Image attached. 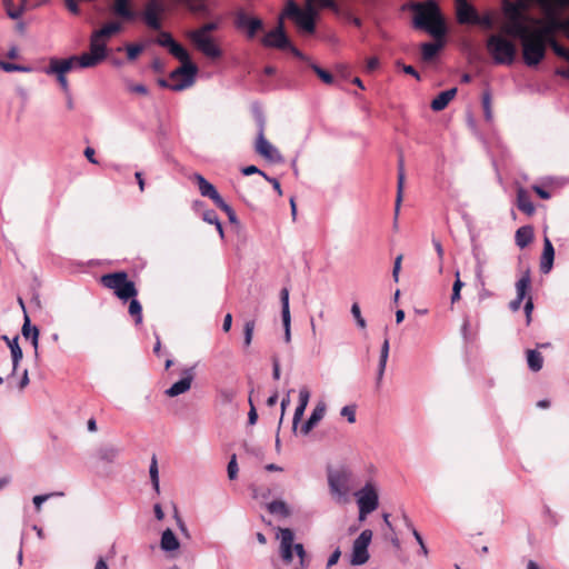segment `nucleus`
Returning <instances> with one entry per match:
<instances>
[{
    "instance_id": "f257e3e1",
    "label": "nucleus",
    "mask_w": 569,
    "mask_h": 569,
    "mask_svg": "<svg viewBox=\"0 0 569 569\" xmlns=\"http://www.w3.org/2000/svg\"><path fill=\"white\" fill-rule=\"evenodd\" d=\"M526 10L527 4L523 1L503 0L502 11L506 23L502 26V32L506 36L520 39L525 63L528 67H535L543 60L547 42L540 38V32H535L527 26L531 19Z\"/></svg>"
},
{
    "instance_id": "f03ea898",
    "label": "nucleus",
    "mask_w": 569,
    "mask_h": 569,
    "mask_svg": "<svg viewBox=\"0 0 569 569\" xmlns=\"http://www.w3.org/2000/svg\"><path fill=\"white\" fill-rule=\"evenodd\" d=\"M413 24L418 29L426 30L436 39H442L447 32L446 21L439 6L429 0L423 3H415Z\"/></svg>"
},
{
    "instance_id": "7ed1b4c3",
    "label": "nucleus",
    "mask_w": 569,
    "mask_h": 569,
    "mask_svg": "<svg viewBox=\"0 0 569 569\" xmlns=\"http://www.w3.org/2000/svg\"><path fill=\"white\" fill-rule=\"evenodd\" d=\"M181 66L170 72L169 80L159 79L158 84L162 88H169L173 91H181L194 83L198 67L190 60V54L187 59H178Z\"/></svg>"
},
{
    "instance_id": "20e7f679",
    "label": "nucleus",
    "mask_w": 569,
    "mask_h": 569,
    "mask_svg": "<svg viewBox=\"0 0 569 569\" xmlns=\"http://www.w3.org/2000/svg\"><path fill=\"white\" fill-rule=\"evenodd\" d=\"M486 48L496 64L510 66L517 56L516 44L503 34L489 36Z\"/></svg>"
},
{
    "instance_id": "39448f33",
    "label": "nucleus",
    "mask_w": 569,
    "mask_h": 569,
    "mask_svg": "<svg viewBox=\"0 0 569 569\" xmlns=\"http://www.w3.org/2000/svg\"><path fill=\"white\" fill-rule=\"evenodd\" d=\"M172 367L173 369L169 372V376L172 377L177 373L180 375L181 378L164 391L170 398L178 397L189 391L196 375V365H180L174 359L168 358L164 368L169 370Z\"/></svg>"
},
{
    "instance_id": "423d86ee",
    "label": "nucleus",
    "mask_w": 569,
    "mask_h": 569,
    "mask_svg": "<svg viewBox=\"0 0 569 569\" xmlns=\"http://www.w3.org/2000/svg\"><path fill=\"white\" fill-rule=\"evenodd\" d=\"M100 283L113 291V293L122 301H128L138 295V290L133 281L129 280L127 272L118 271L101 276Z\"/></svg>"
},
{
    "instance_id": "0eeeda50",
    "label": "nucleus",
    "mask_w": 569,
    "mask_h": 569,
    "mask_svg": "<svg viewBox=\"0 0 569 569\" xmlns=\"http://www.w3.org/2000/svg\"><path fill=\"white\" fill-rule=\"evenodd\" d=\"M352 473L347 469L329 471L328 486L331 496L338 503L349 501V495L352 489Z\"/></svg>"
},
{
    "instance_id": "6e6552de",
    "label": "nucleus",
    "mask_w": 569,
    "mask_h": 569,
    "mask_svg": "<svg viewBox=\"0 0 569 569\" xmlns=\"http://www.w3.org/2000/svg\"><path fill=\"white\" fill-rule=\"evenodd\" d=\"M283 16L295 21L300 30L306 33H313L316 30V9L307 7L301 9L295 0H287Z\"/></svg>"
},
{
    "instance_id": "1a4fd4ad",
    "label": "nucleus",
    "mask_w": 569,
    "mask_h": 569,
    "mask_svg": "<svg viewBox=\"0 0 569 569\" xmlns=\"http://www.w3.org/2000/svg\"><path fill=\"white\" fill-rule=\"evenodd\" d=\"M28 362L36 365L33 358H10L11 371L6 377V381L10 387L23 389L29 383L28 372L30 366Z\"/></svg>"
},
{
    "instance_id": "9d476101",
    "label": "nucleus",
    "mask_w": 569,
    "mask_h": 569,
    "mask_svg": "<svg viewBox=\"0 0 569 569\" xmlns=\"http://www.w3.org/2000/svg\"><path fill=\"white\" fill-rule=\"evenodd\" d=\"M107 57L106 41L91 34L90 52L81 54V68H93Z\"/></svg>"
},
{
    "instance_id": "9b49d317",
    "label": "nucleus",
    "mask_w": 569,
    "mask_h": 569,
    "mask_svg": "<svg viewBox=\"0 0 569 569\" xmlns=\"http://www.w3.org/2000/svg\"><path fill=\"white\" fill-rule=\"evenodd\" d=\"M372 539V531L363 530L352 543L350 563L352 566L365 565L369 560L368 547Z\"/></svg>"
},
{
    "instance_id": "f8f14e48",
    "label": "nucleus",
    "mask_w": 569,
    "mask_h": 569,
    "mask_svg": "<svg viewBox=\"0 0 569 569\" xmlns=\"http://www.w3.org/2000/svg\"><path fill=\"white\" fill-rule=\"evenodd\" d=\"M187 38L193 43V46L207 58L219 59L222 56L221 49L214 42L210 36H202L197 32H187Z\"/></svg>"
},
{
    "instance_id": "ddd939ff",
    "label": "nucleus",
    "mask_w": 569,
    "mask_h": 569,
    "mask_svg": "<svg viewBox=\"0 0 569 569\" xmlns=\"http://www.w3.org/2000/svg\"><path fill=\"white\" fill-rule=\"evenodd\" d=\"M234 27L244 30L249 39H253L259 31L263 30V21L260 18L249 16L240 9L234 13Z\"/></svg>"
},
{
    "instance_id": "4468645a",
    "label": "nucleus",
    "mask_w": 569,
    "mask_h": 569,
    "mask_svg": "<svg viewBox=\"0 0 569 569\" xmlns=\"http://www.w3.org/2000/svg\"><path fill=\"white\" fill-rule=\"evenodd\" d=\"M355 496L358 508H363L365 512H373L379 506L378 489L372 482H367Z\"/></svg>"
},
{
    "instance_id": "2eb2a0df",
    "label": "nucleus",
    "mask_w": 569,
    "mask_h": 569,
    "mask_svg": "<svg viewBox=\"0 0 569 569\" xmlns=\"http://www.w3.org/2000/svg\"><path fill=\"white\" fill-rule=\"evenodd\" d=\"M158 38L156 39V42L164 48H168L169 52L176 58V59H187V54L189 52L180 44L178 43L168 31H161L159 30Z\"/></svg>"
},
{
    "instance_id": "dca6fc26",
    "label": "nucleus",
    "mask_w": 569,
    "mask_h": 569,
    "mask_svg": "<svg viewBox=\"0 0 569 569\" xmlns=\"http://www.w3.org/2000/svg\"><path fill=\"white\" fill-rule=\"evenodd\" d=\"M76 67L81 68V56H72L67 59L51 58L47 73H59L66 76L67 72Z\"/></svg>"
},
{
    "instance_id": "f3484780",
    "label": "nucleus",
    "mask_w": 569,
    "mask_h": 569,
    "mask_svg": "<svg viewBox=\"0 0 569 569\" xmlns=\"http://www.w3.org/2000/svg\"><path fill=\"white\" fill-rule=\"evenodd\" d=\"M547 17V24L542 28L532 29L535 32H540V38L546 42L551 41L555 38V32L561 31V27H558L563 19H560L557 13L558 11L545 12Z\"/></svg>"
},
{
    "instance_id": "a211bd4d",
    "label": "nucleus",
    "mask_w": 569,
    "mask_h": 569,
    "mask_svg": "<svg viewBox=\"0 0 569 569\" xmlns=\"http://www.w3.org/2000/svg\"><path fill=\"white\" fill-rule=\"evenodd\" d=\"M280 539V552L283 561L291 562L292 561V547H293V532L289 528L279 529V533L277 536Z\"/></svg>"
},
{
    "instance_id": "6ab92c4d",
    "label": "nucleus",
    "mask_w": 569,
    "mask_h": 569,
    "mask_svg": "<svg viewBox=\"0 0 569 569\" xmlns=\"http://www.w3.org/2000/svg\"><path fill=\"white\" fill-rule=\"evenodd\" d=\"M477 13L476 9L467 0H456V16L459 23L472 24Z\"/></svg>"
},
{
    "instance_id": "aec40b11",
    "label": "nucleus",
    "mask_w": 569,
    "mask_h": 569,
    "mask_svg": "<svg viewBox=\"0 0 569 569\" xmlns=\"http://www.w3.org/2000/svg\"><path fill=\"white\" fill-rule=\"evenodd\" d=\"M192 180L197 183L200 194L211 199L214 204H217L222 199L214 186L204 179V177L200 173H194L192 176Z\"/></svg>"
},
{
    "instance_id": "412c9836",
    "label": "nucleus",
    "mask_w": 569,
    "mask_h": 569,
    "mask_svg": "<svg viewBox=\"0 0 569 569\" xmlns=\"http://www.w3.org/2000/svg\"><path fill=\"white\" fill-rule=\"evenodd\" d=\"M261 44L266 48L286 50V47L290 46V40L287 34L269 31L261 38Z\"/></svg>"
},
{
    "instance_id": "4be33fe9",
    "label": "nucleus",
    "mask_w": 569,
    "mask_h": 569,
    "mask_svg": "<svg viewBox=\"0 0 569 569\" xmlns=\"http://www.w3.org/2000/svg\"><path fill=\"white\" fill-rule=\"evenodd\" d=\"M310 399V391L307 387H302L299 390V403L295 410L293 419H292V429L296 430L298 423L301 421L305 410L308 406Z\"/></svg>"
},
{
    "instance_id": "5701e85b",
    "label": "nucleus",
    "mask_w": 569,
    "mask_h": 569,
    "mask_svg": "<svg viewBox=\"0 0 569 569\" xmlns=\"http://www.w3.org/2000/svg\"><path fill=\"white\" fill-rule=\"evenodd\" d=\"M112 12L114 16L131 21L136 18V12L131 8L130 0H113Z\"/></svg>"
},
{
    "instance_id": "b1692460",
    "label": "nucleus",
    "mask_w": 569,
    "mask_h": 569,
    "mask_svg": "<svg viewBox=\"0 0 569 569\" xmlns=\"http://www.w3.org/2000/svg\"><path fill=\"white\" fill-rule=\"evenodd\" d=\"M256 151L267 158L273 159L277 150L272 147V144L264 138L263 133V123L260 124L259 136L256 142Z\"/></svg>"
},
{
    "instance_id": "393cba45",
    "label": "nucleus",
    "mask_w": 569,
    "mask_h": 569,
    "mask_svg": "<svg viewBox=\"0 0 569 569\" xmlns=\"http://www.w3.org/2000/svg\"><path fill=\"white\" fill-rule=\"evenodd\" d=\"M405 179H406L405 161H403V156L400 154L399 160H398V181H397V197H396V208H395L396 216L399 213L400 204H401L402 197H403Z\"/></svg>"
},
{
    "instance_id": "a878e982",
    "label": "nucleus",
    "mask_w": 569,
    "mask_h": 569,
    "mask_svg": "<svg viewBox=\"0 0 569 569\" xmlns=\"http://www.w3.org/2000/svg\"><path fill=\"white\" fill-rule=\"evenodd\" d=\"M553 259H555L553 246H552L551 241L549 240V238L546 237L545 241H543V252H542L541 262H540L541 272L548 273L551 270L552 264H553Z\"/></svg>"
},
{
    "instance_id": "bb28decb",
    "label": "nucleus",
    "mask_w": 569,
    "mask_h": 569,
    "mask_svg": "<svg viewBox=\"0 0 569 569\" xmlns=\"http://www.w3.org/2000/svg\"><path fill=\"white\" fill-rule=\"evenodd\" d=\"M457 88H451L449 90L440 92L432 101L431 109L433 111H441L448 107L450 101L456 97Z\"/></svg>"
},
{
    "instance_id": "cd10ccee",
    "label": "nucleus",
    "mask_w": 569,
    "mask_h": 569,
    "mask_svg": "<svg viewBox=\"0 0 569 569\" xmlns=\"http://www.w3.org/2000/svg\"><path fill=\"white\" fill-rule=\"evenodd\" d=\"M280 300H281V317L282 323L286 330L287 340H289V331H290V309H289V290L283 288L280 291Z\"/></svg>"
},
{
    "instance_id": "c85d7f7f",
    "label": "nucleus",
    "mask_w": 569,
    "mask_h": 569,
    "mask_svg": "<svg viewBox=\"0 0 569 569\" xmlns=\"http://www.w3.org/2000/svg\"><path fill=\"white\" fill-rule=\"evenodd\" d=\"M146 24L152 30L161 29V20L158 10L153 3H149L143 12Z\"/></svg>"
},
{
    "instance_id": "c756f323",
    "label": "nucleus",
    "mask_w": 569,
    "mask_h": 569,
    "mask_svg": "<svg viewBox=\"0 0 569 569\" xmlns=\"http://www.w3.org/2000/svg\"><path fill=\"white\" fill-rule=\"evenodd\" d=\"M160 547L163 551H176L180 547V542L171 529L162 532Z\"/></svg>"
},
{
    "instance_id": "7c9ffc66",
    "label": "nucleus",
    "mask_w": 569,
    "mask_h": 569,
    "mask_svg": "<svg viewBox=\"0 0 569 569\" xmlns=\"http://www.w3.org/2000/svg\"><path fill=\"white\" fill-rule=\"evenodd\" d=\"M517 207L520 211H522L523 213H526L528 216H531L535 212V206L530 199V196L523 189L518 190Z\"/></svg>"
},
{
    "instance_id": "2f4dec72",
    "label": "nucleus",
    "mask_w": 569,
    "mask_h": 569,
    "mask_svg": "<svg viewBox=\"0 0 569 569\" xmlns=\"http://www.w3.org/2000/svg\"><path fill=\"white\" fill-rule=\"evenodd\" d=\"M516 243L519 248H526L533 240V229L530 226L520 227L515 234Z\"/></svg>"
},
{
    "instance_id": "473e14b6",
    "label": "nucleus",
    "mask_w": 569,
    "mask_h": 569,
    "mask_svg": "<svg viewBox=\"0 0 569 569\" xmlns=\"http://www.w3.org/2000/svg\"><path fill=\"white\" fill-rule=\"evenodd\" d=\"M442 39H437V42H425L421 44V58L423 61H431L442 48Z\"/></svg>"
},
{
    "instance_id": "72a5a7b5",
    "label": "nucleus",
    "mask_w": 569,
    "mask_h": 569,
    "mask_svg": "<svg viewBox=\"0 0 569 569\" xmlns=\"http://www.w3.org/2000/svg\"><path fill=\"white\" fill-rule=\"evenodd\" d=\"M120 30H121L120 22L112 21V22L106 23L101 29L93 31V34H96V38H100L106 41L108 38L118 33Z\"/></svg>"
},
{
    "instance_id": "f704fd0d",
    "label": "nucleus",
    "mask_w": 569,
    "mask_h": 569,
    "mask_svg": "<svg viewBox=\"0 0 569 569\" xmlns=\"http://www.w3.org/2000/svg\"><path fill=\"white\" fill-rule=\"evenodd\" d=\"M22 335L26 340H30L31 345L34 347V351L37 352L39 330L37 327H30L28 317H26V321L22 327Z\"/></svg>"
},
{
    "instance_id": "c9c22d12",
    "label": "nucleus",
    "mask_w": 569,
    "mask_h": 569,
    "mask_svg": "<svg viewBox=\"0 0 569 569\" xmlns=\"http://www.w3.org/2000/svg\"><path fill=\"white\" fill-rule=\"evenodd\" d=\"M531 278L530 272L527 270L516 283L517 297L525 299L528 290L530 289Z\"/></svg>"
},
{
    "instance_id": "e433bc0d",
    "label": "nucleus",
    "mask_w": 569,
    "mask_h": 569,
    "mask_svg": "<svg viewBox=\"0 0 569 569\" xmlns=\"http://www.w3.org/2000/svg\"><path fill=\"white\" fill-rule=\"evenodd\" d=\"M254 327H256L254 320H248L243 325V349H244V351H248V348L251 345Z\"/></svg>"
},
{
    "instance_id": "4c0bfd02",
    "label": "nucleus",
    "mask_w": 569,
    "mask_h": 569,
    "mask_svg": "<svg viewBox=\"0 0 569 569\" xmlns=\"http://www.w3.org/2000/svg\"><path fill=\"white\" fill-rule=\"evenodd\" d=\"M129 300H130L129 309H128L129 315L134 319L136 323H141V321H142L141 303L134 298H131Z\"/></svg>"
},
{
    "instance_id": "58836bf2",
    "label": "nucleus",
    "mask_w": 569,
    "mask_h": 569,
    "mask_svg": "<svg viewBox=\"0 0 569 569\" xmlns=\"http://www.w3.org/2000/svg\"><path fill=\"white\" fill-rule=\"evenodd\" d=\"M327 406L325 401H319L316 407L313 408L310 417L308 418L310 421H312L316 426L323 419L326 415Z\"/></svg>"
},
{
    "instance_id": "ea45409f",
    "label": "nucleus",
    "mask_w": 569,
    "mask_h": 569,
    "mask_svg": "<svg viewBox=\"0 0 569 569\" xmlns=\"http://www.w3.org/2000/svg\"><path fill=\"white\" fill-rule=\"evenodd\" d=\"M149 475L152 482V486L157 493L160 492V486H159V470H158V461L157 458L153 456L151 459V463L149 467Z\"/></svg>"
},
{
    "instance_id": "a19ab883",
    "label": "nucleus",
    "mask_w": 569,
    "mask_h": 569,
    "mask_svg": "<svg viewBox=\"0 0 569 569\" xmlns=\"http://www.w3.org/2000/svg\"><path fill=\"white\" fill-rule=\"evenodd\" d=\"M268 510L271 513H279V515H282L283 517H288L290 513L286 502L282 500H276V501L270 502L268 505Z\"/></svg>"
},
{
    "instance_id": "79ce46f5",
    "label": "nucleus",
    "mask_w": 569,
    "mask_h": 569,
    "mask_svg": "<svg viewBox=\"0 0 569 569\" xmlns=\"http://www.w3.org/2000/svg\"><path fill=\"white\" fill-rule=\"evenodd\" d=\"M310 68H311V69L313 70V72H315V73L320 78V80H321L322 82H325L326 84H332V83H333V76H332L329 71H327V70H325V69L320 68V67H319L318 64H316V63H311V64H310Z\"/></svg>"
},
{
    "instance_id": "37998d69",
    "label": "nucleus",
    "mask_w": 569,
    "mask_h": 569,
    "mask_svg": "<svg viewBox=\"0 0 569 569\" xmlns=\"http://www.w3.org/2000/svg\"><path fill=\"white\" fill-rule=\"evenodd\" d=\"M119 452L120 450L118 448L108 446L100 450L99 456L102 460L112 462L118 457Z\"/></svg>"
},
{
    "instance_id": "c03bdc74",
    "label": "nucleus",
    "mask_w": 569,
    "mask_h": 569,
    "mask_svg": "<svg viewBox=\"0 0 569 569\" xmlns=\"http://www.w3.org/2000/svg\"><path fill=\"white\" fill-rule=\"evenodd\" d=\"M203 220L210 224H214L217 227V230L219 231L220 236H223L222 224H221L217 213L213 210H207L203 213Z\"/></svg>"
},
{
    "instance_id": "a18cd8bd",
    "label": "nucleus",
    "mask_w": 569,
    "mask_h": 569,
    "mask_svg": "<svg viewBox=\"0 0 569 569\" xmlns=\"http://www.w3.org/2000/svg\"><path fill=\"white\" fill-rule=\"evenodd\" d=\"M2 3L6 8L7 14L11 19H19L23 13V8H14L13 0H2Z\"/></svg>"
},
{
    "instance_id": "49530a36",
    "label": "nucleus",
    "mask_w": 569,
    "mask_h": 569,
    "mask_svg": "<svg viewBox=\"0 0 569 569\" xmlns=\"http://www.w3.org/2000/svg\"><path fill=\"white\" fill-rule=\"evenodd\" d=\"M547 44L551 47L558 57L563 58L569 62V49L561 46L556 39H551Z\"/></svg>"
},
{
    "instance_id": "de8ad7c7",
    "label": "nucleus",
    "mask_w": 569,
    "mask_h": 569,
    "mask_svg": "<svg viewBox=\"0 0 569 569\" xmlns=\"http://www.w3.org/2000/svg\"><path fill=\"white\" fill-rule=\"evenodd\" d=\"M472 24H479L486 29H492L493 28V17L490 12L479 16L477 13L476 19Z\"/></svg>"
},
{
    "instance_id": "09e8293b",
    "label": "nucleus",
    "mask_w": 569,
    "mask_h": 569,
    "mask_svg": "<svg viewBox=\"0 0 569 569\" xmlns=\"http://www.w3.org/2000/svg\"><path fill=\"white\" fill-rule=\"evenodd\" d=\"M56 496L61 497V496H63V493L62 492H51V493L34 496L32 499V502L36 507V510L39 512L41 510L42 503L46 502L51 497H56Z\"/></svg>"
},
{
    "instance_id": "8fccbe9b",
    "label": "nucleus",
    "mask_w": 569,
    "mask_h": 569,
    "mask_svg": "<svg viewBox=\"0 0 569 569\" xmlns=\"http://www.w3.org/2000/svg\"><path fill=\"white\" fill-rule=\"evenodd\" d=\"M1 339L6 341L7 346L10 348L11 356H22V350L19 346L18 337H14L12 340H10L8 337L2 336Z\"/></svg>"
},
{
    "instance_id": "3c124183",
    "label": "nucleus",
    "mask_w": 569,
    "mask_h": 569,
    "mask_svg": "<svg viewBox=\"0 0 569 569\" xmlns=\"http://www.w3.org/2000/svg\"><path fill=\"white\" fill-rule=\"evenodd\" d=\"M143 49L144 47L142 44H128L126 47L128 60H136L139 57V54L143 51Z\"/></svg>"
},
{
    "instance_id": "603ef678",
    "label": "nucleus",
    "mask_w": 569,
    "mask_h": 569,
    "mask_svg": "<svg viewBox=\"0 0 569 569\" xmlns=\"http://www.w3.org/2000/svg\"><path fill=\"white\" fill-rule=\"evenodd\" d=\"M218 28H219V23L211 21V22H207V23L202 24L200 28H198L196 30H190L189 32H197L202 36H209L210 32L218 30Z\"/></svg>"
},
{
    "instance_id": "864d4df0",
    "label": "nucleus",
    "mask_w": 569,
    "mask_h": 569,
    "mask_svg": "<svg viewBox=\"0 0 569 569\" xmlns=\"http://www.w3.org/2000/svg\"><path fill=\"white\" fill-rule=\"evenodd\" d=\"M216 206L220 210H222L223 212L227 213L230 222H232V223L237 222V216H236L234 210L228 203H226L223 199H221Z\"/></svg>"
},
{
    "instance_id": "5fc2aeb1",
    "label": "nucleus",
    "mask_w": 569,
    "mask_h": 569,
    "mask_svg": "<svg viewBox=\"0 0 569 569\" xmlns=\"http://www.w3.org/2000/svg\"><path fill=\"white\" fill-rule=\"evenodd\" d=\"M351 313L358 325L359 328L365 329L367 323L366 320L361 316L360 307L357 302H355L351 307Z\"/></svg>"
},
{
    "instance_id": "6e6d98bb",
    "label": "nucleus",
    "mask_w": 569,
    "mask_h": 569,
    "mask_svg": "<svg viewBox=\"0 0 569 569\" xmlns=\"http://www.w3.org/2000/svg\"><path fill=\"white\" fill-rule=\"evenodd\" d=\"M238 463L236 455H232L227 467L228 477L230 480H234L238 476Z\"/></svg>"
},
{
    "instance_id": "4d7b16f0",
    "label": "nucleus",
    "mask_w": 569,
    "mask_h": 569,
    "mask_svg": "<svg viewBox=\"0 0 569 569\" xmlns=\"http://www.w3.org/2000/svg\"><path fill=\"white\" fill-rule=\"evenodd\" d=\"M291 391L292 390H288L286 392L284 397L281 400V403H280L281 415H280V419H279V428L282 425V421H283V418H284V415H286V410L290 406V402H291Z\"/></svg>"
},
{
    "instance_id": "13d9d810",
    "label": "nucleus",
    "mask_w": 569,
    "mask_h": 569,
    "mask_svg": "<svg viewBox=\"0 0 569 569\" xmlns=\"http://www.w3.org/2000/svg\"><path fill=\"white\" fill-rule=\"evenodd\" d=\"M307 7L315 8H336L333 0H307Z\"/></svg>"
},
{
    "instance_id": "bf43d9fd",
    "label": "nucleus",
    "mask_w": 569,
    "mask_h": 569,
    "mask_svg": "<svg viewBox=\"0 0 569 569\" xmlns=\"http://www.w3.org/2000/svg\"><path fill=\"white\" fill-rule=\"evenodd\" d=\"M463 283L459 278V272H456V281L452 287V296H451V302L455 303L460 299V290L462 288Z\"/></svg>"
},
{
    "instance_id": "052dcab7",
    "label": "nucleus",
    "mask_w": 569,
    "mask_h": 569,
    "mask_svg": "<svg viewBox=\"0 0 569 569\" xmlns=\"http://www.w3.org/2000/svg\"><path fill=\"white\" fill-rule=\"evenodd\" d=\"M482 107L485 111V117L487 120H491L492 113H491V98L489 92H485L482 96Z\"/></svg>"
},
{
    "instance_id": "680f3d73",
    "label": "nucleus",
    "mask_w": 569,
    "mask_h": 569,
    "mask_svg": "<svg viewBox=\"0 0 569 569\" xmlns=\"http://www.w3.org/2000/svg\"><path fill=\"white\" fill-rule=\"evenodd\" d=\"M340 415L342 417H346L348 422H350V423L356 422V407L355 406H345L341 409Z\"/></svg>"
},
{
    "instance_id": "e2e57ef3",
    "label": "nucleus",
    "mask_w": 569,
    "mask_h": 569,
    "mask_svg": "<svg viewBox=\"0 0 569 569\" xmlns=\"http://www.w3.org/2000/svg\"><path fill=\"white\" fill-rule=\"evenodd\" d=\"M387 366V358H379L377 362V386H380Z\"/></svg>"
},
{
    "instance_id": "0e129e2a",
    "label": "nucleus",
    "mask_w": 569,
    "mask_h": 569,
    "mask_svg": "<svg viewBox=\"0 0 569 569\" xmlns=\"http://www.w3.org/2000/svg\"><path fill=\"white\" fill-rule=\"evenodd\" d=\"M527 359H528V367L533 372L539 371L543 366V358H527Z\"/></svg>"
},
{
    "instance_id": "69168bd1",
    "label": "nucleus",
    "mask_w": 569,
    "mask_h": 569,
    "mask_svg": "<svg viewBox=\"0 0 569 569\" xmlns=\"http://www.w3.org/2000/svg\"><path fill=\"white\" fill-rule=\"evenodd\" d=\"M403 519H405L406 526L412 531V535H413L415 539L417 540V542L419 545H422L423 539H422L421 535L417 531V529L413 527L410 519L407 516H403Z\"/></svg>"
},
{
    "instance_id": "338daca9",
    "label": "nucleus",
    "mask_w": 569,
    "mask_h": 569,
    "mask_svg": "<svg viewBox=\"0 0 569 569\" xmlns=\"http://www.w3.org/2000/svg\"><path fill=\"white\" fill-rule=\"evenodd\" d=\"M402 259H403V256L402 254H399L396 260H395V264H393V270H392V277H393V280L396 282H398L399 280V272L401 270V262H402Z\"/></svg>"
},
{
    "instance_id": "774afa93",
    "label": "nucleus",
    "mask_w": 569,
    "mask_h": 569,
    "mask_svg": "<svg viewBox=\"0 0 569 569\" xmlns=\"http://www.w3.org/2000/svg\"><path fill=\"white\" fill-rule=\"evenodd\" d=\"M340 557H341V550L339 547H337L328 559L327 568L335 566L339 561Z\"/></svg>"
}]
</instances>
